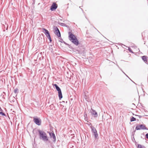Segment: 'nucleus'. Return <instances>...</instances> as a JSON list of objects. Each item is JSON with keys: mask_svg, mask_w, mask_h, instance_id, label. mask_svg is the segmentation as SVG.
Here are the masks:
<instances>
[{"mask_svg": "<svg viewBox=\"0 0 148 148\" xmlns=\"http://www.w3.org/2000/svg\"><path fill=\"white\" fill-rule=\"evenodd\" d=\"M18 88H16L14 90V92L16 94L18 92Z\"/></svg>", "mask_w": 148, "mask_h": 148, "instance_id": "2eb2a0df", "label": "nucleus"}, {"mask_svg": "<svg viewBox=\"0 0 148 148\" xmlns=\"http://www.w3.org/2000/svg\"><path fill=\"white\" fill-rule=\"evenodd\" d=\"M49 39V40L50 41H51V38L50 37V39Z\"/></svg>", "mask_w": 148, "mask_h": 148, "instance_id": "412c9836", "label": "nucleus"}, {"mask_svg": "<svg viewBox=\"0 0 148 148\" xmlns=\"http://www.w3.org/2000/svg\"><path fill=\"white\" fill-rule=\"evenodd\" d=\"M43 29L45 31V34L47 36L49 39H50V36L48 31L45 29Z\"/></svg>", "mask_w": 148, "mask_h": 148, "instance_id": "0eeeda50", "label": "nucleus"}, {"mask_svg": "<svg viewBox=\"0 0 148 148\" xmlns=\"http://www.w3.org/2000/svg\"><path fill=\"white\" fill-rule=\"evenodd\" d=\"M146 137L147 138H148V134H147L146 135Z\"/></svg>", "mask_w": 148, "mask_h": 148, "instance_id": "aec40b11", "label": "nucleus"}, {"mask_svg": "<svg viewBox=\"0 0 148 148\" xmlns=\"http://www.w3.org/2000/svg\"><path fill=\"white\" fill-rule=\"evenodd\" d=\"M39 132L40 138V139H42L45 141H47L48 140L46 134L45 132L41 131H39Z\"/></svg>", "mask_w": 148, "mask_h": 148, "instance_id": "f03ea898", "label": "nucleus"}, {"mask_svg": "<svg viewBox=\"0 0 148 148\" xmlns=\"http://www.w3.org/2000/svg\"><path fill=\"white\" fill-rule=\"evenodd\" d=\"M49 135L51 137H52L54 140H56V136L54 133L51 132L49 133Z\"/></svg>", "mask_w": 148, "mask_h": 148, "instance_id": "1a4fd4ad", "label": "nucleus"}, {"mask_svg": "<svg viewBox=\"0 0 148 148\" xmlns=\"http://www.w3.org/2000/svg\"><path fill=\"white\" fill-rule=\"evenodd\" d=\"M138 148H145L143 147H142L141 145H138Z\"/></svg>", "mask_w": 148, "mask_h": 148, "instance_id": "6ab92c4d", "label": "nucleus"}, {"mask_svg": "<svg viewBox=\"0 0 148 148\" xmlns=\"http://www.w3.org/2000/svg\"><path fill=\"white\" fill-rule=\"evenodd\" d=\"M147 57L146 56H143L142 57V60L145 62H147Z\"/></svg>", "mask_w": 148, "mask_h": 148, "instance_id": "6e6552de", "label": "nucleus"}, {"mask_svg": "<svg viewBox=\"0 0 148 148\" xmlns=\"http://www.w3.org/2000/svg\"><path fill=\"white\" fill-rule=\"evenodd\" d=\"M38 125H40L41 124V121L40 119H38L37 120Z\"/></svg>", "mask_w": 148, "mask_h": 148, "instance_id": "ddd939ff", "label": "nucleus"}, {"mask_svg": "<svg viewBox=\"0 0 148 148\" xmlns=\"http://www.w3.org/2000/svg\"><path fill=\"white\" fill-rule=\"evenodd\" d=\"M58 96L60 99H61L62 98V93L61 91H60L58 92Z\"/></svg>", "mask_w": 148, "mask_h": 148, "instance_id": "9b49d317", "label": "nucleus"}, {"mask_svg": "<svg viewBox=\"0 0 148 148\" xmlns=\"http://www.w3.org/2000/svg\"><path fill=\"white\" fill-rule=\"evenodd\" d=\"M34 120L35 123L37 124V118H34Z\"/></svg>", "mask_w": 148, "mask_h": 148, "instance_id": "a211bd4d", "label": "nucleus"}, {"mask_svg": "<svg viewBox=\"0 0 148 148\" xmlns=\"http://www.w3.org/2000/svg\"><path fill=\"white\" fill-rule=\"evenodd\" d=\"M92 114L93 115H95V117H96L97 116V113L95 111H93Z\"/></svg>", "mask_w": 148, "mask_h": 148, "instance_id": "4468645a", "label": "nucleus"}, {"mask_svg": "<svg viewBox=\"0 0 148 148\" xmlns=\"http://www.w3.org/2000/svg\"><path fill=\"white\" fill-rule=\"evenodd\" d=\"M53 86H54L56 87V89L58 91V92H59L60 91H61L60 88L57 86V85L56 84H53Z\"/></svg>", "mask_w": 148, "mask_h": 148, "instance_id": "9d476101", "label": "nucleus"}, {"mask_svg": "<svg viewBox=\"0 0 148 148\" xmlns=\"http://www.w3.org/2000/svg\"><path fill=\"white\" fill-rule=\"evenodd\" d=\"M0 114H1L2 116H6L5 114L2 111H0Z\"/></svg>", "mask_w": 148, "mask_h": 148, "instance_id": "f3484780", "label": "nucleus"}, {"mask_svg": "<svg viewBox=\"0 0 148 148\" xmlns=\"http://www.w3.org/2000/svg\"><path fill=\"white\" fill-rule=\"evenodd\" d=\"M136 120V119L134 117H132L131 119V121H133Z\"/></svg>", "mask_w": 148, "mask_h": 148, "instance_id": "dca6fc26", "label": "nucleus"}, {"mask_svg": "<svg viewBox=\"0 0 148 148\" xmlns=\"http://www.w3.org/2000/svg\"><path fill=\"white\" fill-rule=\"evenodd\" d=\"M54 29L55 30L54 32L55 34L58 36V37H60V33L58 28L56 27Z\"/></svg>", "mask_w": 148, "mask_h": 148, "instance_id": "20e7f679", "label": "nucleus"}, {"mask_svg": "<svg viewBox=\"0 0 148 148\" xmlns=\"http://www.w3.org/2000/svg\"><path fill=\"white\" fill-rule=\"evenodd\" d=\"M68 34L69 40L75 45H78L79 44V42L76 37L71 32H69Z\"/></svg>", "mask_w": 148, "mask_h": 148, "instance_id": "f257e3e1", "label": "nucleus"}, {"mask_svg": "<svg viewBox=\"0 0 148 148\" xmlns=\"http://www.w3.org/2000/svg\"><path fill=\"white\" fill-rule=\"evenodd\" d=\"M136 130H147V127L145 126V125L143 124H139L137 125L136 127Z\"/></svg>", "mask_w": 148, "mask_h": 148, "instance_id": "7ed1b4c3", "label": "nucleus"}, {"mask_svg": "<svg viewBox=\"0 0 148 148\" xmlns=\"http://www.w3.org/2000/svg\"><path fill=\"white\" fill-rule=\"evenodd\" d=\"M57 7V5L55 3H53L51 7V10L53 11L56 10Z\"/></svg>", "mask_w": 148, "mask_h": 148, "instance_id": "423d86ee", "label": "nucleus"}, {"mask_svg": "<svg viewBox=\"0 0 148 148\" xmlns=\"http://www.w3.org/2000/svg\"><path fill=\"white\" fill-rule=\"evenodd\" d=\"M35 138L34 139V143L33 145V148H37V145L35 141Z\"/></svg>", "mask_w": 148, "mask_h": 148, "instance_id": "f8f14e48", "label": "nucleus"}, {"mask_svg": "<svg viewBox=\"0 0 148 148\" xmlns=\"http://www.w3.org/2000/svg\"><path fill=\"white\" fill-rule=\"evenodd\" d=\"M92 132L94 134L95 137V138H97L98 137V134H97V131L94 128H92Z\"/></svg>", "mask_w": 148, "mask_h": 148, "instance_id": "39448f33", "label": "nucleus"}]
</instances>
